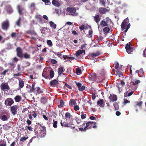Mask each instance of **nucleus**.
<instances>
[{
	"label": "nucleus",
	"mask_w": 146,
	"mask_h": 146,
	"mask_svg": "<svg viewBox=\"0 0 146 146\" xmlns=\"http://www.w3.org/2000/svg\"><path fill=\"white\" fill-rule=\"evenodd\" d=\"M52 3L54 6L58 7H59L60 5L59 2L57 0H53L52 1Z\"/></svg>",
	"instance_id": "18"
},
{
	"label": "nucleus",
	"mask_w": 146,
	"mask_h": 146,
	"mask_svg": "<svg viewBox=\"0 0 146 146\" xmlns=\"http://www.w3.org/2000/svg\"><path fill=\"white\" fill-rule=\"evenodd\" d=\"M64 103L63 100H61L60 101V104L58 106V107L59 108H61L64 105Z\"/></svg>",
	"instance_id": "42"
},
{
	"label": "nucleus",
	"mask_w": 146,
	"mask_h": 146,
	"mask_svg": "<svg viewBox=\"0 0 146 146\" xmlns=\"http://www.w3.org/2000/svg\"><path fill=\"white\" fill-rule=\"evenodd\" d=\"M64 71V70L62 67H60L58 69V73L59 75L61 74Z\"/></svg>",
	"instance_id": "28"
},
{
	"label": "nucleus",
	"mask_w": 146,
	"mask_h": 146,
	"mask_svg": "<svg viewBox=\"0 0 146 146\" xmlns=\"http://www.w3.org/2000/svg\"><path fill=\"white\" fill-rule=\"evenodd\" d=\"M65 116L66 118L69 119L70 118L71 115L70 113L67 112L65 113Z\"/></svg>",
	"instance_id": "41"
},
{
	"label": "nucleus",
	"mask_w": 146,
	"mask_h": 146,
	"mask_svg": "<svg viewBox=\"0 0 146 146\" xmlns=\"http://www.w3.org/2000/svg\"><path fill=\"white\" fill-rule=\"evenodd\" d=\"M30 7L32 10H35V3H31V4Z\"/></svg>",
	"instance_id": "43"
},
{
	"label": "nucleus",
	"mask_w": 146,
	"mask_h": 146,
	"mask_svg": "<svg viewBox=\"0 0 146 146\" xmlns=\"http://www.w3.org/2000/svg\"><path fill=\"white\" fill-rule=\"evenodd\" d=\"M51 62L52 63L54 64H56L57 63V61L54 59H52L51 60Z\"/></svg>",
	"instance_id": "57"
},
{
	"label": "nucleus",
	"mask_w": 146,
	"mask_h": 146,
	"mask_svg": "<svg viewBox=\"0 0 146 146\" xmlns=\"http://www.w3.org/2000/svg\"><path fill=\"white\" fill-rule=\"evenodd\" d=\"M35 92H36L38 94H40L43 93V91L40 89V88L38 87L36 88Z\"/></svg>",
	"instance_id": "29"
},
{
	"label": "nucleus",
	"mask_w": 146,
	"mask_h": 146,
	"mask_svg": "<svg viewBox=\"0 0 146 146\" xmlns=\"http://www.w3.org/2000/svg\"><path fill=\"white\" fill-rule=\"evenodd\" d=\"M91 78V79L92 80H96L97 78H96V74L95 73H93L91 75H89V78Z\"/></svg>",
	"instance_id": "26"
},
{
	"label": "nucleus",
	"mask_w": 146,
	"mask_h": 146,
	"mask_svg": "<svg viewBox=\"0 0 146 146\" xmlns=\"http://www.w3.org/2000/svg\"><path fill=\"white\" fill-rule=\"evenodd\" d=\"M50 27H52L54 29H55L56 28V24L52 21H51L49 22Z\"/></svg>",
	"instance_id": "35"
},
{
	"label": "nucleus",
	"mask_w": 146,
	"mask_h": 146,
	"mask_svg": "<svg viewBox=\"0 0 146 146\" xmlns=\"http://www.w3.org/2000/svg\"><path fill=\"white\" fill-rule=\"evenodd\" d=\"M0 146H7V143L5 140H0Z\"/></svg>",
	"instance_id": "27"
},
{
	"label": "nucleus",
	"mask_w": 146,
	"mask_h": 146,
	"mask_svg": "<svg viewBox=\"0 0 146 146\" xmlns=\"http://www.w3.org/2000/svg\"><path fill=\"white\" fill-rule=\"evenodd\" d=\"M109 99L111 101L113 102L116 101L117 100V97L116 95H112L110 94L109 97Z\"/></svg>",
	"instance_id": "14"
},
{
	"label": "nucleus",
	"mask_w": 146,
	"mask_h": 146,
	"mask_svg": "<svg viewBox=\"0 0 146 146\" xmlns=\"http://www.w3.org/2000/svg\"><path fill=\"white\" fill-rule=\"evenodd\" d=\"M104 101L103 99L99 100L97 102V104L100 107H103L104 106Z\"/></svg>",
	"instance_id": "17"
},
{
	"label": "nucleus",
	"mask_w": 146,
	"mask_h": 146,
	"mask_svg": "<svg viewBox=\"0 0 146 146\" xmlns=\"http://www.w3.org/2000/svg\"><path fill=\"white\" fill-rule=\"evenodd\" d=\"M100 54V52L99 51H98L96 52L92 53L91 54H89L88 56L89 57L88 59L90 60H93L94 58L98 56Z\"/></svg>",
	"instance_id": "4"
},
{
	"label": "nucleus",
	"mask_w": 146,
	"mask_h": 146,
	"mask_svg": "<svg viewBox=\"0 0 146 146\" xmlns=\"http://www.w3.org/2000/svg\"><path fill=\"white\" fill-rule=\"evenodd\" d=\"M26 33L28 34H30L31 35H36V33L34 31H31L30 30H28L26 31Z\"/></svg>",
	"instance_id": "30"
},
{
	"label": "nucleus",
	"mask_w": 146,
	"mask_h": 146,
	"mask_svg": "<svg viewBox=\"0 0 146 146\" xmlns=\"http://www.w3.org/2000/svg\"><path fill=\"white\" fill-rule=\"evenodd\" d=\"M129 21L128 18H127L124 20L123 21L122 23L121 27L123 30H125L124 32L126 33L129 29L130 28L131 24L130 23L128 24Z\"/></svg>",
	"instance_id": "2"
},
{
	"label": "nucleus",
	"mask_w": 146,
	"mask_h": 146,
	"mask_svg": "<svg viewBox=\"0 0 146 146\" xmlns=\"http://www.w3.org/2000/svg\"><path fill=\"white\" fill-rule=\"evenodd\" d=\"M69 105L73 106L76 104V102L75 100L74 99H71L69 102Z\"/></svg>",
	"instance_id": "22"
},
{
	"label": "nucleus",
	"mask_w": 146,
	"mask_h": 146,
	"mask_svg": "<svg viewBox=\"0 0 146 146\" xmlns=\"http://www.w3.org/2000/svg\"><path fill=\"white\" fill-rule=\"evenodd\" d=\"M17 9L20 15H22L23 14V11L25 10L24 8L22 5H18L17 6Z\"/></svg>",
	"instance_id": "12"
},
{
	"label": "nucleus",
	"mask_w": 146,
	"mask_h": 146,
	"mask_svg": "<svg viewBox=\"0 0 146 146\" xmlns=\"http://www.w3.org/2000/svg\"><path fill=\"white\" fill-rule=\"evenodd\" d=\"M28 138V137H21L20 140V141L21 142H24Z\"/></svg>",
	"instance_id": "48"
},
{
	"label": "nucleus",
	"mask_w": 146,
	"mask_h": 146,
	"mask_svg": "<svg viewBox=\"0 0 146 146\" xmlns=\"http://www.w3.org/2000/svg\"><path fill=\"white\" fill-rule=\"evenodd\" d=\"M11 127V126L8 125L7 124H5L4 125L3 128L5 130H9Z\"/></svg>",
	"instance_id": "45"
},
{
	"label": "nucleus",
	"mask_w": 146,
	"mask_h": 146,
	"mask_svg": "<svg viewBox=\"0 0 146 146\" xmlns=\"http://www.w3.org/2000/svg\"><path fill=\"white\" fill-rule=\"evenodd\" d=\"M58 84V81L56 79L52 80L50 82V86L53 87L56 86Z\"/></svg>",
	"instance_id": "13"
},
{
	"label": "nucleus",
	"mask_w": 146,
	"mask_h": 146,
	"mask_svg": "<svg viewBox=\"0 0 146 146\" xmlns=\"http://www.w3.org/2000/svg\"><path fill=\"white\" fill-rule=\"evenodd\" d=\"M116 74H117L118 75L120 76L121 75H122V73L119 71H116Z\"/></svg>",
	"instance_id": "61"
},
{
	"label": "nucleus",
	"mask_w": 146,
	"mask_h": 146,
	"mask_svg": "<svg viewBox=\"0 0 146 146\" xmlns=\"http://www.w3.org/2000/svg\"><path fill=\"white\" fill-rule=\"evenodd\" d=\"M39 133H40V134L41 137L45 136L46 134L45 131H40Z\"/></svg>",
	"instance_id": "49"
},
{
	"label": "nucleus",
	"mask_w": 146,
	"mask_h": 146,
	"mask_svg": "<svg viewBox=\"0 0 146 146\" xmlns=\"http://www.w3.org/2000/svg\"><path fill=\"white\" fill-rule=\"evenodd\" d=\"M19 86L20 88H23L24 86V81L22 79H20L19 81Z\"/></svg>",
	"instance_id": "19"
},
{
	"label": "nucleus",
	"mask_w": 146,
	"mask_h": 146,
	"mask_svg": "<svg viewBox=\"0 0 146 146\" xmlns=\"http://www.w3.org/2000/svg\"><path fill=\"white\" fill-rule=\"evenodd\" d=\"M113 105L116 110H117L119 109V107L118 105L116 102L114 103L113 104Z\"/></svg>",
	"instance_id": "47"
},
{
	"label": "nucleus",
	"mask_w": 146,
	"mask_h": 146,
	"mask_svg": "<svg viewBox=\"0 0 146 146\" xmlns=\"http://www.w3.org/2000/svg\"><path fill=\"white\" fill-rule=\"evenodd\" d=\"M35 84L36 83L35 82H34L32 84L30 88V90L28 91V92L29 93H31L33 92H35L36 88H35Z\"/></svg>",
	"instance_id": "15"
},
{
	"label": "nucleus",
	"mask_w": 146,
	"mask_h": 146,
	"mask_svg": "<svg viewBox=\"0 0 146 146\" xmlns=\"http://www.w3.org/2000/svg\"><path fill=\"white\" fill-rule=\"evenodd\" d=\"M105 20V21H102L100 23V25L103 27L107 26L108 25V23L111 21L110 19L108 17H106Z\"/></svg>",
	"instance_id": "6"
},
{
	"label": "nucleus",
	"mask_w": 146,
	"mask_h": 146,
	"mask_svg": "<svg viewBox=\"0 0 146 146\" xmlns=\"http://www.w3.org/2000/svg\"><path fill=\"white\" fill-rule=\"evenodd\" d=\"M9 26V23L8 20L4 21L1 25V27L3 29L7 30L8 29Z\"/></svg>",
	"instance_id": "8"
},
{
	"label": "nucleus",
	"mask_w": 146,
	"mask_h": 146,
	"mask_svg": "<svg viewBox=\"0 0 146 146\" xmlns=\"http://www.w3.org/2000/svg\"><path fill=\"white\" fill-rule=\"evenodd\" d=\"M94 19L96 23H98L100 21L101 18L98 15H96L94 17Z\"/></svg>",
	"instance_id": "23"
},
{
	"label": "nucleus",
	"mask_w": 146,
	"mask_h": 146,
	"mask_svg": "<svg viewBox=\"0 0 146 146\" xmlns=\"http://www.w3.org/2000/svg\"><path fill=\"white\" fill-rule=\"evenodd\" d=\"M47 43L49 46H51L52 44V42L50 40H47Z\"/></svg>",
	"instance_id": "56"
},
{
	"label": "nucleus",
	"mask_w": 146,
	"mask_h": 146,
	"mask_svg": "<svg viewBox=\"0 0 146 146\" xmlns=\"http://www.w3.org/2000/svg\"><path fill=\"white\" fill-rule=\"evenodd\" d=\"M60 124L62 127H69V125H70V123L68 124H66L65 122H61Z\"/></svg>",
	"instance_id": "34"
},
{
	"label": "nucleus",
	"mask_w": 146,
	"mask_h": 146,
	"mask_svg": "<svg viewBox=\"0 0 146 146\" xmlns=\"http://www.w3.org/2000/svg\"><path fill=\"white\" fill-rule=\"evenodd\" d=\"M14 99L16 102H19L21 101L22 98L20 96L17 95L14 98Z\"/></svg>",
	"instance_id": "25"
},
{
	"label": "nucleus",
	"mask_w": 146,
	"mask_h": 146,
	"mask_svg": "<svg viewBox=\"0 0 146 146\" xmlns=\"http://www.w3.org/2000/svg\"><path fill=\"white\" fill-rule=\"evenodd\" d=\"M21 18L20 17L18 18V20L16 22V24L19 27H20L21 26Z\"/></svg>",
	"instance_id": "37"
},
{
	"label": "nucleus",
	"mask_w": 146,
	"mask_h": 146,
	"mask_svg": "<svg viewBox=\"0 0 146 146\" xmlns=\"http://www.w3.org/2000/svg\"><path fill=\"white\" fill-rule=\"evenodd\" d=\"M8 119L7 117L5 115H3L1 117V119L3 121H7Z\"/></svg>",
	"instance_id": "38"
},
{
	"label": "nucleus",
	"mask_w": 146,
	"mask_h": 146,
	"mask_svg": "<svg viewBox=\"0 0 146 146\" xmlns=\"http://www.w3.org/2000/svg\"><path fill=\"white\" fill-rule=\"evenodd\" d=\"M133 92L132 91H131V92L128 93L125 92L124 93V96L125 97H126L127 96H130L133 94Z\"/></svg>",
	"instance_id": "31"
},
{
	"label": "nucleus",
	"mask_w": 146,
	"mask_h": 146,
	"mask_svg": "<svg viewBox=\"0 0 146 146\" xmlns=\"http://www.w3.org/2000/svg\"><path fill=\"white\" fill-rule=\"evenodd\" d=\"M119 64L118 62H117L115 65V68L116 69H117L119 68Z\"/></svg>",
	"instance_id": "64"
},
{
	"label": "nucleus",
	"mask_w": 146,
	"mask_h": 146,
	"mask_svg": "<svg viewBox=\"0 0 146 146\" xmlns=\"http://www.w3.org/2000/svg\"><path fill=\"white\" fill-rule=\"evenodd\" d=\"M143 55L144 57H146V48L145 50L143 51Z\"/></svg>",
	"instance_id": "62"
},
{
	"label": "nucleus",
	"mask_w": 146,
	"mask_h": 146,
	"mask_svg": "<svg viewBox=\"0 0 146 146\" xmlns=\"http://www.w3.org/2000/svg\"><path fill=\"white\" fill-rule=\"evenodd\" d=\"M47 98L45 96H42L40 102L43 104H45L47 102Z\"/></svg>",
	"instance_id": "24"
},
{
	"label": "nucleus",
	"mask_w": 146,
	"mask_h": 146,
	"mask_svg": "<svg viewBox=\"0 0 146 146\" xmlns=\"http://www.w3.org/2000/svg\"><path fill=\"white\" fill-rule=\"evenodd\" d=\"M143 104V102L142 101H140V102H137L136 104L134 105L135 107H136L137 106H138L139 107H141L142 105Z\"/></svg>",
	"instance_id": "32"
},
{
	"label": "nucleus",
	"mask_w": 146,
	"mask_h": 146,
	"mask_svg": "<svg viewBox=\"0 0 146 146\" xmlns=\"http://www.w3.org/2000/svg\"><path fill=\"white\" fill-rule=\"evenodd\" d=\"M28 129L29 131H33V128L30 126H26L25 129Z\"/></svg>",
	"instance_id": "59"
},
{
	"label": "nucleus",
	"mask_w": 146,
	"mask_h": 146,
	"mask_svg": "<svg viewBox=\"0 0 146 146\" xmlns=\"http://www.w3.org/2000/svg\"><path fill=\"white\" fill-rule=\"evenodd\" d=\"M81 117L82 119H85L86 117V115L85 114H82L81 115Z\"/></svg>",
	"instance_id": "58"
},
{
	"label": "nucleus",
	"mask_w": 146,
	"mask_h": 146,
	"mask_svg": "<svg viewBox=\"0 0 146 146\" xmlns=\"http://www.w3.org/2000/svg\"><path fill=\"white\" fill-rule=\"evenodd\" d=\"M50 78H52L54 76V71L52 70L50 71Z\"/></svg>",
	"instance_id": "50"
},
{
	"label": "nucleus",
	"mask_w": 146,
	"mask_h": 146,
	"mask_svg": "<svg viewBox=\"0 0 146 146\" xmlns=\"http://www.w3.org/2000/svg\"><path fill=\"white\" fill-rule=\"evenodd\" d=\"M36 18L37 19H39V21H40L41 22V23H42V18L40 17L38 15H36Z\"/></svg>",
	"instance_id": "54"
},
{
	"label": "nucleus",
	"mask_w": 146,
	"mask_h": 146,
	"mask_svg": "<svg viewBox=\"0 0 146 146\" xmlns=\"http://www.w3.org/2000/svg\"><path fill=\"white\" fill-rule=\"evenodd\" d=\"M53 122L52 123L53 126L54 128H56L57 127V122L56 121L54 120V119L53 120Z\"/></svg>",
	"instance_id": "40"
},
{
	"label": "nucleus",
	"mask_w": 146,
	"mask_h": 146,
	"mask_svg": "<svg viewBox=\"0 0 146 146\" xmlns=\"http://www.w3.org/2000/svg\"><path fill=\"white\" fill-rule=\"evenodd\" d=\"M40 131H45L46 130V127L44 126H42L40 124Z\"/></svg>",
	"instance_id": "44"
},
{
	"label": "nucleus",
	"mask_w": 146,
	"mask_h": 146,
	"mask_svg": "<svg viewBox=\"0 0 146 146\" xmlns=\"http://www.w3.org/2000/svg\"><path fill=\"white\" fill-rule=\"evenodd\" d=\"M14 103L13 100L11 98H8L5 101V105L8 106H11Z\"/></svg>",
	"instance_id": "5"
},
{
	"label": "nucleus",
	"mask_w": 146,
	"mask_h": 146,
	"mask_svg": "<svg viewBox=\"0 0 146 146\" xmlns=\"http://www.w3.org/2000/svg\"><path fill=\"white\" fill-rule=\"evenodd\" d=\"M82 71L80 68H79L76 69V74L77 75H79L81 73Z\"/></svg>",
	"instance_id": "39"
},
{
	"label": "nucleus",
	"mask_w": 146,
	"mask_h": 146,
	"mask_svg": "<svg viewBox=\"0 0 146 146\" xmlns=\"http://www.w3.org/2000/svg\"><path fill=\"white\" fill-rule=\"evenodd\" d=\"M110 30L109 28L108 27H106L103 29V31L105 33H109Z\"/></svg>",
	"instance_id": "36"
},
{
	"label": "nucleus",
	"mask_w": 146,
	"mask_h": 146,
	"mask_svg": "<svg viewBox=\"0 0 146 146\" xmlns=\"http://www.w3.org/2000/svg\"><path fill=\"white\" fill-rule=\"evenodd\" d=\"M130 45V43L129 42L126 44L125 47L126 51L129 54H130L131 52H132L133 49L131 47Z\"/></svg>",
	"instance_id": "10"
},
{
	"label": "nucleus",
	"mask_w": 146,
	"mask_h": 146,
	"mask_svg": "<svg viewBox=\"0 0 146 146\" xmlns=\"http://www.w3.org/2000/svg\"><path fill=\"white\" fill-rule=\"evenodd\" d=\"M87 28V27H86V28H85V26L83 25H82L79 27V29L81 31L84 30V29H86Z\"/></svg>",
	"instance_id": "51"
},
{
	"label": "nucleus",
	"mask_w": 146,
	"mask_h": 146,
	"mask_svg": "<svg viewBox=\"0 0 146 146\" xmlns=\"http://www.w3.org/2000/svg\"><path fill=\"white\" fill-rule=\"evenodd\" d=\"M86 126L84 127V128H79V129L81 131H86L87 129H90L92 127L95 128L97 127L96 125V123L93 121H90L86 123Z\"/></svg>",
	"instance_id": "1"
},
{
	"label": "nucleus",
	"mask_w": 146,
	"mask_h": 146,
	"mask_svg": "<svg viewBox=\"0 0 146 146\" xmlns=\"http://www.w3.org/2000/svg\"><path fill=\"white\" fill-rule=\"evenodd\" d=\"M17 53V55L19 57L22 58L23 57V52L21 49L20 47H18L16 49Z\"/></svg>",
	"instance_id": "7"
},
{
	"label": "nucleus",
	"mask_w": 146,
	"mask_h": 146,
	"mask_svg": "<svg viewBox=\"0 0 146 146\" xmlns=\"http://www.w3.org/2000/svg\"><path fill=\"white\" fill-rule=\"evenodd\" d=\"M7 11L8 13H10L13 12V10L11 7H8L7 8Z\"/></svg>",
	"instance_id": "46"
},
{
	"label": "nucleus",
	"mask_w": 146,
	"mask_h": 146,
	"mask_svg": "<svg viewBox=\"0 0 146 146\" xmlns=\"http://www.w3.org/2000/svg\"><path fill=\"white\" fill-rule=\"evenodd\" d=\"M32 113V115L34 118H35L37 115V113L34 111H33Z\"/></svg>",
	"instance_id": "52"
},
{
	"label": "nucleus",
	"mask_w": 146,
	"mask_h": 146,
	"mask_svg": "<svg viewBox=\"0 0 146 146\" xmlns=\"http://www.w3.org/2000/svg\"><path fill=\"white\" fill-rule=\"evenodd\" d=\"M67 10L71 13V14L73 16H76L77 14L76 13V9L75 7H68Z\"/></svg>",
	"instance_id": "9"
},
{
	"label": "nucleus",
	"mask_w": 146,
	"mask_h": 146,
	"mask_svg": "<svg viewBox=\"0 0 146 146\" xmlns=\"http://www.w3.org/2000/svg\"><path fill=\"white\" fill-rule=\"evenodd\" d=\"M8 71H9L8 70H5L3 71V72L1 73V75H3L5 76V75L6 72H8Z\"/></svg>",
	"instance_id": "60"
},
{
	"label": "nucleus",
	"mask_w": 146,
	"mask_h": 146,
	"mask_svg": "<svg viewBox=\"0 0 146 146\" xmlns=\"http://www.w3.org/2000/svg\"><path fill=\"white\" fill-rule=\"evenodd\" d=\"M140 82V81L139 80H137L133 81L132 83H131L129 86L131 87L132 86H134L137 85Z\"/></svg>",
	"instance_id": "21"
},
{
	"label": "nucleus",
	"mask_w": 146,
	"mask_h": 146,
	"mask_svg": "<svg viewBox=\"0 0 146 146\" xmlns=\"http://www.w3.org/2000/svg\"><path fill=\"white\" fill-rule=\"evenodd\" d=\"M18 107H19L17 105H15L10 107V111L14 116L17 114Z\"/></svg>",
	"instance_id": "3"
},
{
	"label": "nucleus",
	"mask_w": 146,
	"mask_h": 146,
	"mask_svg": "<svg viewBox=\"0 0 146 146\" xmlns=\"http://www.w3.org/2000/svg\"><path fill=\"white\" fill-rule=\"evenodd\" d=\"M109 10H108L106 8H100L99 10V12L102 14H104L106 12L108 11Z\"/></svg>",
	"instance_id": "16"
},
{
	"label": "nucleus",
	"mask_w": 146,
	"mask_h": 146,
	"mask_svg": "<svg viewBox=\"0 0 146 146\" xmlns=\"http://www.w3.org/2000/svg\"><path fill=\"white\" fill-rule=\"evenodd\" d=\"M23 57L25 59H30V56L29 54L25 52L23 54Z\"/></svg>",
	"instance_id": "33"
},
{
	"label": "nucleus",
	"mask_w": 146,
	"mask_h": 146,
	"mask_svg": "<svg viewBox=\"0 0 146 146\" xmlns=\"http://www.w3.org/2000/svg\"><path fill=\"white\" fill-rule=\"evenodd\" d=\"M130 102V101H128V100H127V99L125 100L123 102V104L125 105L127 103H129Z\"/></svg>",
	"instance_id": "63"
},
{
	"label": "nucleus",
	"mask_w": 146,
	"mask_h": 146,
	"mask_svg": "<svg viewBox=\"0 0 146 146\" xmlns=\"http://www.w3.org/2000/svg\"><path fill=\"white\" fill-rule=\"evenodd\" d=\"M1 89L3 91L8 90L10 89V88L8 84L2 83L0 86Z\"/></svg>",
	"instance_id": "11"
},
{
	"label": "nucleus",
	"mask_w": 146,
	"mask_h": 146,
	"mask_svg": "<svg viewBox=\"0 0 146 146\" xmlns=\"http://www.w3.org/2000/svg\"><path fill=\"white\" fill-rule=\"evenodd\" d=\"M74 108V110L76 111L80 109L78 105H76L75 106Z\"/></svg>",
	"instance_id": "55"
},
{
	"label": "nucleus",
	"mask_w": 146,
	"mask_h": 146,
	"mask_svg": "<svg viewBox=\"0 0 146 146\" xmlns=\"http://www.w3.org/2000/svg\"><path fill=\"white\" fill-rule=\"evenodd\" d=\"M84 53V54H85L84 50H78L76 53V56H78L81 54Z\"/></svg>",
	"instance_id": "20"
},
{
	"label": "nucleus",
	"mask_w": 146,
	"mask_h": 146,
	"mask_svg": "<svg viewBox=\"0 0 146 146\" xmlns=\"http://www.w3.org/2000/svg\"><path fill=\"white\" fill-rule=\"evenodd\" d=\"M85 89V87L84 86H81V87L78 88L79 91H82L84 90Z\"/></svg>",
	"instance_id": "53"
}]
</instances>
